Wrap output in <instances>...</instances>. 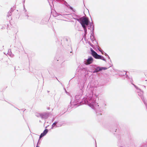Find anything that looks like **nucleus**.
<instances>
[{
    "label": "nucleus",
    "mask_w": 147,
    "mask_h": 147,
    "mask_svg": "<svg viewBox=\"0 0 147 147\" xmlns=\"http://www.w3.org/2000/svg\"><path fill=\"white\" fill-rule=\"evenodd\" d=\"M87 97L83 98L84 103H88V105L92 109L95 110L96 114L98 120L99 121L102 118V113L103 109L106 108V104L104 101L100 102L99 105L96 102L97 95L94 94L93 92L91 91L90 93L87 94Z\"/></svg>",
    "instance_id": "nucleus-1"
},
{
    "label": "nucleus",
    "mask_w": 147,
    "mask_h": 147,
    "mask_svg": "<svg viewBox=\"0 0 147 147\" xmlns=\"http://www.w3.org/2000/svg\"><path fill=\"white\" fill-rule=\"evenodd\" d=\"M84 83H83L80 86H79L80 88V90L78 91V93L75 96V99L74 101H72V100L70 102V105H69L68 107V109L69 108H72L74 107V106H76V107H77L78 106L82 105L84 104H87L88 103H84V100H83V98H86L87 97V95H86V97H83L82 95L83 92V90L84 89ZM89 90V91H88V92L86 94L88 93H90L91 91L92 90V91L93 92L94 94H96L94 93V91L93 90V88H91Z\"/></svg>",
    "instance_id": "nucleus-2"
},
{
    "label": "nucleus",
    "mask_w": 147,
    "mask_h": 147,
    "mask_svg": "<svg viewBox=\"0 0 147 147\" xmlns=\"http://www.w3.org/2000/svg\"><path fill=\"white\" fill-rule=\"evenodd\" d=\"M61 44L63 47L67 49H71L70 38L67 37H64L61 40Z\"/></svg>",
    "instance_id": "nucleus-3"
},
{
    "label": "nucleus",
    "mask_w": 147,
    "mask_h": 147,
    "mask_svg": "<svg viewBox=\"0 0 147 147\" xmlns=\"http://www.w3.org/2000/svg\"><path fill=\"white\" fill-rule=\"evenodd\" d=\"M73 19L77 20L81 24L82 27H86V25L90 22L88 18L87 17L82 16L79 18H73Z\"/></svg>",
    "instance_id": "nucleus-4"
},
{
    "label": "nucleus",
    "mask_w": 147,
    "mask_h": 147,
    "mask_svg": "<svg viewBox=\"0 0 147 147\" xmlns=\"http://www.w3.org/2000/svg\"><path fill=\"white\" fill-rule=\"evenodd\" d=\"M112 65H110L109 67L108 68H107L106 67H100L99 66H97L96 65H92L91 66L92 67L96 69V70H97V72L99 71H101L103 70H105L108 69Z\"/></svg>",
    "instance_id": "nucleus-5"
},
{
    "label": "nucleus",
    "mask_w": 147,
    "mask_h": 147,
    "mask_svg": "<svg viewBox=\"0 0 147 147\" xmlns=\"http://www.w3.org/2000/svg\"><path fill=\"white\" fill-rule=\"evenodd\" d=\"M51 8L52 6L51 5V3H52V4L53 5V3L54 1H55V0H47ZM57 2H59L61 3L64 4L65 5H68L67 3L64 0H55Z\"/></svg>",
    "instance_id": "nucleus-6"
},
{
    "label": "nucleus",
    "mask_w": 147,
    "mask_h": 147,
    "mask_svg": "<svg viewBox=\"0 0 147 147\" xmlns=\"http://www.w3.org/2000/svg\"><path fill=\"white\" fill-rule=\"evenodd\" d=\"M94 61L93 58L91 56H88L87 59H85L84 63L86 65H90Z\"/></svg>",
    "instance_id": "nucleus-7"
},
{
    "label": "nucleus",
    "mask_w": 147,
    "mask_h": 147,
    "mask_svg": "<svg viewBox=\"0 0 147 147\" xmlns=\"http://www.w3.org/2000/svg\"><path fill=\"white\" fill-rule=\"evenodd\" d=\"M50 115V113L48 112L41 113L39 115L42 119H46L48 118Z\"/></svg>",
    "instance_id": "nucleus-8"
},
{
    "label": "nucleus",
    "mask_w": 147,
    "mask_h": 147,
    "mask_svg": "<svg viewBox=\"0 0 147 147\" xmlns=\"http://www.w3.org/2000/svg\"><path fill=\"white\" fill-rule=\"evenodd\" d=\"M14 9L13 8H11V10L9 11L7 15V19L8 20L10 21V20L12 19L11 17V12H13Z\"/></svg>",
    "instance_id": "nucleus-9"
},
{
    "label": "nucleus",
    "mask_w": 147,
    "mask_h": 147,
    "mask_svg": "<svg viewBox=\"0 0 147 147\" xmlns=\"http://www.w3.org/2000/svg\"><path fill=\"white\" fill-rule=\"evenodd\" d=\"M119 76L123 77V78L125 77L127 79H129L130 78L127 74V73L124 71L123 72L119 73Z\"/></svg>",
    "instance_id": "nucleus-10"
},
{
    "label": "nucleus",
    "mask_w": 147,
    "mask_h": 147,
    "mask_svg": "<svg viewBox=\"0 0 147 147\" xmlns=\"http://www.w3.org/2000/svg\"><path fill=\"white\" fill-rule=\"evenodd\" d=\"M96 59H100L102 60L105 62H106V59L104 57L101 55H98V54L96 57L95 58Z\"/></svg>",
    "instance_id": "nucleus-11"
},
{
    "label": "nucleus",
    "mask_w": 147,
    "mask_h": 147,
    "mask_svg": "<svg viewBox=\"0 0 147 147\" xmlns=\"http://www.w3.org/2000/svg\"><path fill=\"white\" fill-rule=\"evenodd\" d=\"M90 38L92 42L94 43L93 42L96 40L94 36V32H91L90 36Z\"/></svg>",
    "instance_id": "nucleus-12"
},
{
    "label": "nucleus",
    "mask_w": 147,
    "mask_h": 147,
    "mask_svg": "<svg viewBox=\"0 0 147 147\" xmlns=\"http://www.w3.org/2000/svg\"><path fill=\"white\" fill-rule=\"evenodd\" d=\"M93 24L92 22H89V23L87 24V25H86V28H87V27H88V29L89 30H91L92 29V26H93Z\"/></svg>",
    "instance_id": "nucleus-13"
},
{
    "label": "nucleus",
    "mask_w": 147,
    "mask_h": 147,
    "mask_svg": "<svg viewBox=\"0 0 147 147\" xmlns=\"http://www.w3.org/2000/svg\"><path fill=\"white\" fill-rule=\"evenodd\" d=\"M106 83L105 81L103 79H101L100 81L99 85L100 86H104Z\"/></svg>",
    "instance_id": "nucleus-14"
},
{
    "label": "nucleus",
    "mask_w": 147,
    "mask_h": 147,
    "mask_svg": "<svg viewBox=\"0 0 147 147\" xmlns=\"http://www.w3.org/2000/svg\"><path fill=\"white\" fill-rule=\"evenodd\" d=\"M91 54L92 56L95 59L96 57L98 55V54L95 51H94L93 52H92L91 53Z\"/></svg>",
    "instance_id": "nucleus-15"
},
{
    "label": "nucleus",
    "mask_w": 147,
    "mask_h": 147,
    "mask_svg": "<svg viewBox=\"0 0 147 147\" xmlns=\"http://www.w3.org/2000/svg\"><path fill=\"white\" fill-rule=\"evenodd\" d=\"M47 20H46L45 19H43L41 20L40 24L42 25L46 24L47 23Z\"/></svg>",
    "instance_id": "nucleus-16"
},
{
    "label": "nucleus",
    "mask_w": 147,
    "mask_h": 147,
    "mask_svg": "<svg viewBox=\"0 0 147 147\" xmlns=\"http://www.w3.org/2000/svg\"><path fill=\"white\" fill-rule=\"evenodd\" d=\"M48 131L49 130L47 129H45L41 134L44 136L46 135Z\"/></svg>",
    "instance_id": "nucleus-17"
},
{
    "label": "nucleus",
    "mask_w": 147,
    "mask_h": 147,
    "mask_svg": "<svg viewBox=\"0 0 147 147\" xmlns=\"http://www.w3.org/2000/svg\"><path fill=\"white\" fill-rule=\"evenodd\" d=\"M81 15H76L75 13H74L73 15V18H81Z\"/></svg>",
    "instance_id": "nucleus-18"
},
{
    "label": "nucleus",
    "mask_w": 147,
    "mask_h": 147,
    "mask_svg": "<svg viewBox=\"0 0 147 147\" xmlns=\"http://www.w3.org/2000/svg\"><path fill=\"white\" fill-rule=\"evenodd\" d=\"M7 54L11 57H13V55L12 54L11 52V49H9L8 50Z\"/></svg>",
    "instance_id": "nucleus-19"
},
{
    "label": "nucleus",
    "mask_w": 147,
    "mask_h": 147,
    "mask_svg": "<svg viewBox=\"0 0 147 147\" xmlns=\"http://www.w3.org/2000/svg\"><path fill=\"white\" fill-rule=\"evenodd\" d=\"M58 121H56L54 122L52 125L51 129H53L55 126L56 127V125H57L56 124L58 123Z\"/></svg>",
    "instance_id": "nucleus-20"
},
{
    "label": "nucleus",
    "mask_w": 147,
    "mask_h": 147,
    "mask_svg": "<svg viewBox=\"0 0 147 147\" xmlns=\"http://www.w3.org/2000/svg\"><path fill=\"white\" fill-rule=\"evenodd\" d=\"M117 126V124L115 125L114 126V130H113V129H111L110 128V131L113 132V131H115L116 132V130L117 129H116Z\"/></svg>",
    "instance_id": "nucleus-21"
},
{
    "label": "nucleus",
    "mask_w": 147,
    "mask_h": 147,
    "mask_svg": "<svg viewBox=\"0 0 147 147\" xmlns=\"http://www.w3.org/2000/svg\"><path fill=\"white\" fill-rule=\"evenodd\" d=\"M54 16L55 17H56L58 16H62L61 14H60L59 13H58L55 12V13L54 14Z\"/></svg>",
    "instance_id": "nucleus-22"
},
{
    "label": "nucleus",
    "mask_w": 147,
    "mask_h": 147,
    "mask_svg": "<svg viewBox=\"0 0 147 147\" xmlns=\"http://www.w3.org/2000/svg\"><path fill=\"white\" fill-rule=\"evenodd\" d=\"M88 43L94 49H95V47L94 45L92 44L90 41H88Z\"/></svg>",
    "instance_id": "nucleus-23"
},
{
    "label": "nucleus",
    "mask_w": 147,
    "mask_h": 147,
    "mask_svg": "<svg viewBox=\"0 0 147 147\" xmlns=\"http://www.w3.org/2000/svg\"><path fill=\"white\" fill-rule=\"evenodd\" d=\"M147 143H143L139 147H147Z\"/></svg>",
    "instance_id": "nucleus-24"
},
{
    "label": "nucleus",
    "mask_w": 147,
    "mask_h": 147,
    "mask_svg": "<svg viewBox=\"0 0 147 147\" xmlns=\"http://www.w3.org/2000/svg\"><path fill=\"white\" fill-rule=\"evenodd\" d=\"M57 125H56V127H60L62 126V124L60 123V122H59V121L58 122V123H57Z\"/></svg>",
    "instance_id": "nucleus-25"
},
{
    "label": "nucleus",
    "mask_w": 147,
    "mask_h": 147,
    "mask_svg": "<svg viewBox=\"0 0 147 147\" xmlns=\"http://www.w3.org/2000/svg\"><path fill=\"white\" fill-rule=\"evenodd\" d=\"M82 28H83V29L84 30V34H87V29L86 28V27H82Z\"/></svg>",
    "instance_id": "nucleus-26"
},
{
    "label": "nucleus",
    "mask_w": 147,
    "mask_h": 147,
    "mask_svg": "<svg viewBox=\"0 0 147 147\" xmlns=\"http://www.w3.org/2000/svg\"><path fill=\"white\" fill-rule=\"evenodd\" d=\"M65 66V63L64 62H63L61 64V67L62 68H64Z\"/></svg>",
    "instance_id": "nucleus-27"
},
{
    "label": "nucleus",
    "mask_w": 147,
    "mask_h": 147,
    "mask_svg": "<svg viewBox=\"0 0 147 147\" xmlns=\"http://www.w3.org/2000/svg\"><path fill=\"white\" fill-rule=\"evenodd\" d=\"M132 78H130L129 79L130 82L135 87H136V86L132 83Z\"/></svg>",
    "instance_id": "nucleus-28"
},
{
    "label": "nucleus",
    "mask_w": 147,
    "mask_h": 147,
    "mask_svg": "<svg viewBox=\"0 0 147 147\" xmlns=\"http://www.w3.org/2000/svg\"><path fill=\"white\" fill-rule=\"evenodd\" d=\"M95 42H96V44H97V45H95L96 47L97 48V49H98H98H99V48L98 46V42L96 40H95Z\"/></svg>",
    "instance_id": "nucleus-29"
},
{
    "label": "nucleus",
    "mask_w": 147,
    "mask_h": 147,
    "mask_svg": "<svg viewBox=\"0 0 147 147\" xmlns=\"http://www.w3.org/2000/svg\"><path fill=\"white\" fill-rule=\"evenodd\" d=\"M43 136H44L41 133L40 135V136L39 139H40V138H41ZM39 139L38 142H39L38 144H40V142H39Z\"/></svg>",
    "instance_id": "nucleus-30"
},
{
    "label": "nucleus",
    "mask_w": 147,
    "mask_h": 147,
    "mask_svg": "<svg viewBox=\"0 0 147 147\" xmlns=\"http://www.w3.org/2000/svg\"><path fill=\"white\" fill-rule=\"evenodd\" d=\"M94 25H93L92 27V30L91 31V32H94Z\"/></svg>",
    "instance_id": "nucleus-31"
},
{
    "label": "nucleus",
    "mask_w": 147,
    "mask_h": 147,
    "mask_svg": "<svg viewBox=\"0 0 147 147\" xmlns=\"http://www.w3.org/2000/svg\"><path fill=\"white\" fill-rule=\"evenodd\" d=\"M95 69L93 70L92 72L93 73H96L97 72V70H96V69Z\"/></svg>",
    "instance_id": "nucleus-32"
},
{
    "label": "nucleus",
    "mask_w": 147,
    "mask_h": 147,
    "mask_svg": "<svg viewBox=\"0 0 147 147\" xmlns=\"http://www.w3.org/2000/svg\"><path fill=\"white\" fill-rule=\"evenodd\" d=\"M90 52H91V53H92V52H94V51L92 48H90Z\"/></svg>",
    "instance_id": "nucleus-33"
},
{
    "label": "nucleus",
    "mask_w": 147,
    "mask_h": 147,
    "mask_svg": "<svg viewBox=\"0 0 147 147\" xmlns=\"http://www.w3.org/2000/svg\"><path fill=\"white\" fill-rule=\"evenodd\" d=\"M68 7L71 10H73V9H74L73 7L71 6L70 5Z\"/></svg>",
    "instance_id": "nucleus-34"
},
{
    "label": "nucleus",
    "mask_w": 147,
    "mask_h": 147,
    "mask_svg": "<svg viewBox=\"0 0 147 147\" xmlns=\"http://www.w3.org/2000/svg\"><path fill=\"white\" fill-rule=\"evenodd\" d=\"M98 49L99 51L101 53L103 51L101 49H100V48L98 49Z\"/></svg>",
    "instance_id": "nucleus-35"
},
{
    "label": "nucleus",
    "mask_w": 147,
    "mask_h": 147,
    "mask_svg": "<svg viewBox=\"0 0 147 147\" xmlns=\"http://www.w3.org/2000/svg\"><path fill=\"white\" fill-rule=\"evenodd\" d=\"M98 49L99 51L101 53L103 51L101 49H100V48L98 49Z\"/></svg>",
    "instance_id": "nucleus-36"
},
{
    "label": "nucleus",
    "mask_w": 147,
    "mask_h": 147,
    "mask_svg": "<svg viewBox=\"0 0 147 147\" xmlns=\"http://www.w3.org/2000/svg\"><path fill=\"white\" fill-rule=\"evenodd\" d=\"M107 57H108V59L110 60V62L111 63L112 62L111 61L110 58V57L108 55V56H107Z\"/></svg>",
    "instance_id": "nucleus-37"
},
{
    "label": "nucleus",
    "mask_w": 147,
    "mask_h": 147,
    "mask_svg": "<svg viewBox=\"0 0 147 147\" xmlns=\"http://www.w3.org/2000/svg\"><path fill=\"white\" fill-rule=\"evenodd\" d=\"M87 34H84L83 35V37L85 39V38H86V36Z\"/></svg>",
    "instance_id": "nucleus-38"
},
{
    "label": "nucleus",
    "mask_w": 147,
    "mask_h": 147,
    "mask_svg": "<svg viewBox=\"0 0 147 147\" xmlns=\"http://www.w3.org/2000/svg\"><path fill=\"white\" fill-rule=\"evenodd\" d=\"M135 88L137 90H139V91H141V89L139 88L137 86H136V87Z\"/></svg>",
    "instance_id": "nucleus-39"
},
{
    "label": "nucleus",
    "mask_w": 147,
    "mask_h": 147,
    "mask_svg": "<svg viewBox=\"0 0 147 147\" xmlns=\"http://www.w3.org/2000/svg\"><path fill=\"white\" fill-rule=\"evenodd\" d=\"M103 55H105L106 56H108V55L105 52Z\"/></svg>",
    "instance_id": "nucleus-40"
},
{
    "label": "nucleus",
    "mask_w": 147,
    "mask_h": 147,
    "mask_svg": "<svg viewBox=\"0 0 147 147\" xmlns=\"http://www.w3.org/2000/svg\"><path fill=\"white\" fill-rule=\"evenodd\" d=\"M23 6H24V10L25 12H26V11H27V10L25 8V6H24V5Z\"/></svg>",
    "instance_id": "nucleus-41"
},
{
    "label": "nucleus",
    "mask_w": 147,
    "mask_h": 147,
    "mask_svg": "<svg viewBox=\"0 0 147 147\" xmlns=\"http://www.w3.org/2000/svg\"><path fill=\"white\" fill-rule=\"evenodd\" d=\"M40 113H38V115H36V116L37 117H40V116L39 115L40 114Z\"/></svg>",
    "instance_id": "nucleus-42"
},
{
    "label": "nucleus",
    "mask_w": 147,
    "mask_h": 147,
    "mask_svg": "<svg viewBox=\"0 0 147 147\" xmlns=\"http://www.w3.org/2000/svg\"><path fill=\"white\" fill-rule=\"evenodd\" d=\"M65 89V92L66 93V94H69V92H67V91H66V90L65 89H65Z\"/></svg>",
    "instance_id": "nucleus-43"
},
{
    "label": "nucleus",
    "mask_w": 147,
    "mask_h": 147,
    "mask_svg": "<svg viewBox=\"0 0 147 147\" xmlns=\"http://www.w3.org/2000/svg\"><path fill=\"white\" fill-rule=\"evenodd\" d=\"M38 143H39V142H38V143H37V145H36V147H39V146H38Z\"/></svg>",
    "instance_id": "nucleus-44"
},
{
    "label": "nucleus",
    "mask_w": 147,
    "mask_h": 147,
    "mask_svg": "<svg viewBox=\"0 0 147 147\" xmlns=\"http://www.w3.org/2000/svg\"><path fill=\"white\" fill-rule=\"evenodd\" d=\"M74 12H76V10L75 9H73V10H72Z\"/></svg>",
    "instance_id": "nucleus-45"
},
{
    "label": "nucleus",
    "mask_w": 147,
    "mask_h": 147,
    "mask_svg": "<svg viewBox=\"0 0 147 147\" xmlns=\"http://www.w3.org/2000/svg\"><path fill=\"white\" fill-rule=\"evenodd\" d=\"M104 53H105L104 51H102V52L101 53L102 55H103Z\"/></svg>",
    "instance_id": "nucleus-46"
},
{
    "label": "nucleus",
    "mask_w": 147,
    "mask_h": 147,
    "mask_svg": "<svg viewBox=\"0 0 147 147\" xmlns=\"http://www.w3.org/2000/svg\"><path fill=\"white\" fill-rule=\"evenodd\" d=\"M55 119V118H54V117L53 118V119H52V122Z\"/></svg>",
    "instance_id": "nucleus-47"
},
{
    "label": "nucleus",
    "mask_w": 147,
    "mask_h": 147,
    "mask_svg": "<svg viewBox=\"0 0 147 147\" xmlns=\"http://www.w3.org/2000/svg\"><path fill=\"white\" fill-rule=\"evenodd\" d=\"M25 16H27L28 17L29 16L28 15V14H26Z\"/></svg>",
    "instance_id": "nucleus-48"
},
{
    "label": "nucleus",
    "mask_w": 147,
    "mask_h": 147,
    "mask_svg": "<svg viewBox=\"0 0 147 147\" xmlns=\"http://www.w3.org/2000/svg\"><path fill=\"white\" fill-rule=\"evenodd\" d=\"M70 5H69L68 4V5H65L66 6H67V7H69V6Z\"/></svg>",
    "instance_id": "nucleus-49"
},
{
    "label": "nucleus",
    "mask_w": 147,
    "mask_h": 147,
    "mask_svg": "<svg viewBox=\"0 0 147 147\" xmlns=\"http://www.w3.org/2000/svg\"><path fill=\"white\" fill-rule=\"evenodd\" d=\"M25 0H24L23 1V4H24V3H25Z\"/></svg>",
    "instance_id": "nucleus-50"
},
{
    "label": "nucleus",
    "mask_w": 147,
    "mask_h": 147,
    "mask_svg": "<svg viewBox=\"0 0 147 147\" xmlns=\"http://www.w3.org/2000/svg\"><path fill=\"white\" fill-rule=\"evenodd\" d=\"M55 78H56V79L59 82H60L59 81V80H58V79H57V78L56 77H55Z\"/></svg>",
    "instance_id": "nucleus-51"
},
{
    "label": "nucleus",
    "mask_w": 147,
    "mask_h": 147,
    "mask_svg": "<svg viewBox=\"0 0 147 147\" xmlns=\"http://www.w3.org/2000/svg\"><path fill=\"white\" fill-rule=\"evenodd\" d=\"M47 109L48 110H49L50 109V108L49 107H47Z\"/></svg>",
    "instance_id": "nucleus-52"
},
{
    "label": "nucleus",
    "mask_w": 147,
    "mask_h": 147,
    "mask_svg": "<svg viewBox=\"0 0 147 147\" xmlns=\"http://www.w3.org/2000/svg\"><path fill=\"white\" fill-rule=\"evenodd\" d=\"M48 126H49V125H48L47 126H46V127H45V128L46 129V128Z\"/></svg>",
    "instance_id": "nucleus-53"
},
{
    "label": "nucleus",
    "mask_w": 147,
    "mask_h": 147,
    "mask_svg": "<svg viewBox=\"0 0 147 147\" xmlns=\"http://www.w3.org/2000/svg\"><path fill=\"white\" fill-rule=\"evenodd\" d=\"M144 86L145 88V86Z\"/></svg>",
    "instance_id": "nucleus-54"
},
{
    "label": "nucleus",
    "mask_w": 147,
    "mask_h": 147,
    "mask_svg": "<svg viewBox=\"0 0 147 147\" xmlns=\"http://www.w3.org/2000/svg\"><path fill=\"white\" fill-rule=\"evenodd\" d=\"M49 92V91H47L48 92Z\"/></svg>",
    "instance_id": "nucleus-55"
},
{
    "label": "nucleus",
    "mask_w": 147,
    "mask_h": 147,
    "mask_svg": "<svg viewBox=\"0 0 147 147\" xmlns=\"http://www.w3.org/2000/svg\"><path fill=\"white\" fill-rule=\"evenodd\" d=\"M26 110V109H24V112Z\"/></svg>",
    "instance_id": "nucleus-56"
},
{
    "label": "nucleus",
    "mask_w": 147,
    "mask_h": 147,
    "mask_svg": "<svg viewBox=\"0 0 147 147\" xmlns=\"http://www.w3.org/2000/svg\"><path fill=\"white\" fill-rule=\"evenodd\" d=\"M34 22H35V21H34Z\"/></svg>",
    "instance_id": "nucleus-57"
},
{
    "label": "nucleus",
    "mask_w": 147,
    "mask_h": 147,
    "mask_svg": "<svg viewBox=\"0 0 147 147\" xmlns=\"http://www.w3.org/2000/svg\"><path fill=\"white\" fill-rule=\"evenodd\" d=\"M27 18L28 19H29L28 17V18Z\"/></svg>",
    "instance_id": "nucleus-58"
},
{
    "label": "nucleus",
    "mask_w": 147,
    "mask_h": 147,
    "mask_svg": "<svg viewBox=\"0 0 147 147\" xmlns=\"http://www.w3.org/2000/svg\"><path fill=\"white\" fill-rule=\"evenodd\" d=\"M96 147H97L96 145Z\"/></svg>",
    "instance_id": "nucleus-59"
},
{
    "label": "nucleus",
    "mask_w": 147,
    "mask_h": 147,
    "mask_svg": "<svg viewBox=\"0 0 147 147\" xmlns=\"http://www.w3.org/2000/svg\"><path fill=\"white\" fill-rule=\"evenodd\" d=\"M83 3H84V1L83 0Z\"/></svg>",
    "instance_id": "nucleus-60"
},
{
    "label": "nucleus",
    "mask_w": 147,
    "mask_h": 147,
    "mask_svg": "<svg viewBox=\"0 0 147 147\" xmlns=\"http://www.w3.org/2000/svg\"><path fill=\"white\" fill-rule=\"evenodd\" d=\"M41 76L42 77V74H41Z\"/></svg>",
    "instance_id": "nucleus-61"
},
{
    "label": "nucleus",
    "mask_w": 147,
    "mask_h": 147,
    "mask_svg": "<svg viewBox=\"0 0 147 147\" xmlns=\"http://www.w3.org/2000/svg\"><path fill=\"white\" fill-rule=\"evenodd\" d=\"M145 81H147V80H146Z\"/></svg>",
    "instance_id": "nucleus-62"
},
{
    "label": "nucleus",
    "mask_w": 147,
    "mask_h": 147,
    "mask_svg": "<svg viewBox=\"0 0 147 147\" xmlns=\"http://www.w3.org/2000/svg\"><path fill=\"white\" fill-rule=\"evenodd\" d=\"M59 61V60H57V61Z\"/></svg>",
    "instance_id": "nucleus-63"
}]
</instances>
